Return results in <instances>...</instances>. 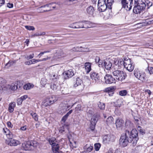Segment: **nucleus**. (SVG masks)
<instances>
[{"label":"nucleus","instance_id":"f257e3e1","mask_svg":"<svg viewBox=\"0 0 153 153\" xmlns=\"http://www.w3.org/2000/svg\"><path fill=\"white\" fill-rule=\"evenodd\" d=\"M129 131L126 130L125 134H122L119 140V144L122 147L126 146L128 143H131L129 141V139L128 137Z\"/></svg>","mask_w":153,"mask_h":153},{"label":"nucleus","instance_id":"f03ea898","mask_svg":"<svg viewBox=\"0 0 153 153\" xmlns=\"http://www.w3.org/2000/svg\"><path fill=\"white\" fill-rule=\"evenodd\" d=\"M128 137L129 139V141L132 142L133 141V144L135 145L139 139L138 137V131L136 129H133L130 132L129 131Z\"/></svg>","mask_w":153,"mask_h":153},{"label":"nucleus","instance_id":"7ed1b4c3","mask_svg":"<svg viewBox=\"0 0 153 153\" xmlns=\"http://www.w3.org/2000/svg\"><path fill=\"white\" fill-rule=\"evenodd\" d=\"M145 8L146 5L144 3V1H141L134 6L133 12L137 14H140L145 10Z\"/></svg>","mask_w":153,"mask_h":153},{"label":"nucleus","instance_id":"20e7f679","mask_svg":"<svg viewBox=\"0 0 153 153\" xmlns=\"http://www.w3.org/2000/svg\"><path fill=\"white\" fill-rule=\"evenodd\" d=\"M112 74L114 76V78L120 81L124 80L126 76V74L123 71L119 70L114 71L112 72Z\"/></svg>","mask_w":153,"mask_h":153},{"label":"nucleus","instance_id":"39448f33","mask_svg":"<svg viewBox=\"0 0 153 153\" xmlns=\"http://www.w3.org/2000/svg\"><path fill=\"white\" fill-rule=\"evenodd\" d=\"M37 143L35 141H29L25 142L22 144V147L25 150H33L37 146Z\"/></svg>","mask_w":153,"mask_h":153},{"label":"nucleus","instance_id":"423d86ee","mask_svg":"<svg viewBox=\"0 0 153 153\" xmlns=\"http://www.w3.org/2000/svg\"><path fill=\"white\" fill-rule=\"evenodd\" d=\"M135 76L139 79L142 82H145L146 79V74L144 72L140 73L137 69H135L134 71Z\"/></svg>","mask_w":153,"mask_h":153},{"label":"nucleus","instance_id":"0eeeda50","mask_svg":"<svg viewBox=\"0 0 153 153\" xmlns=\"http://www.w3.org/2000/svg\"><path fill=\"white\" fill-rule=\"evenodd\" d=\"M57 100V98L54 95L50 96L47 97L44 102L45 105H50L53 104Z\"/></svg>","mask_w":153,"mask_h":153},{"label":"nucleus","instance_id":"6e6552de","mask_svg":"<svg viewBox=\"0 0 153 153\" xmlns=\"http://www.w3.org/2000/svg\"><path fill=\"white\" fill-rule=\"evenodd\" d=\"M6 143L11 146H16L20 144L19 141L13 139L12 137L8 138L6 140Z\"/></svg>","mask_w":153,"mask_h":153},{"label":"nucleus","instance_id":"1a4fd4ad","mask_svg":"<svg viewBox=\"0 0 153 153\" xmlns=\"http://www.w3.org/2000/svg\"><path fill=\"white\" fill-rule=\"evenodd\" d=\"M100 72L98 74L94 71H92L91 72L90 74L91 78L93 80H94L96 81H98L101 79V77H102Z\"/></svg>","mask_w":153,"mask_h":153},{"label":"nucleus","instance_id":"9d476101","mask_svg":"<svg viewBox=\"0 0 153 153\" xmlns=\"http://www.w3.org/2000/svg\"><path fill=\"white\" fill-rule=\"evenodd\" d=\"M38 10L40 12L48 11L51 10V4H46L38 8Z\"/></svg>","mask_w":153,"mask_h":153},{"label":"nucleus","instance_id":"9b49d317","mask_svg":"<svg viewBox=\"0 0 153 153\" xmlns=\"http://www.w3.org/2000/svg\"><path fill=\"white\" fill-rule=\"evenodd\" d=\"M98 120V117L97 115H94L91 119L90 128L92 131L95 128L96 123Z\"/></svg>","mask_w":153,"mask_h":153},{"label":"nucleus","instance_id":"f8f14e48","mask_svg":"<svg viewBox=\"0 0 153 153\" xmlns=\"http://www.w3.org/2000/svg\"><path fill=\"white\" fill-rule=\"evenodd\" d=\"M103 142L105 143H109L114 140V137L111 134H107L104 136L103 138Z\"/></svg>","mask_w":153,"mask_h":153},{"label":"nucleus","instance_id":"ddd939ff","mask_svg":"<svg viewBox=\"0 0 153 153\" xmlns=\"http://www.w3.org/2000/svg\"><path fill=\"white\" fill-rule=\"evenodd\" d=\"M104 79L105 82L107 84L112 83L115 81L114 78L110 74H106L104 76Z\"/></svg>","mask_w":153,"mask_h":153},{"label":"nucleus","instance_id":"4468645a","mask_svg":"<svg viewBox=\"0 0 153 153\" xmlns=\"http://www.w3.org/2000/svg\"><path fill=\"white\" fill-rule=\"evenodd\" d=\"M50 144L52 146V149L55 150L56 147L59 146V145L56 143V139L54 137H52L49 140Z\"/></svg>","mask_w":153,"mask_h":153},{"label":"nucleus","instance_id":"2eb2a0df","mask_svg":"<svg viewBox=\"0 0 153 153\" xmlns=\"http://www.w3.org/2000/svg\"><path fill=\"white\" fill-rule=\"evenodd\" d=\"M95 9L92 6H90L86 9V14L89 17L92 16L94 14Z\"/></svg>","mask_w":153,"mask_h":153},{"label":"nucleus","instance_id":"dca6fc26","mask_svg":"<svg viewBox=\"0 0 153 153\" xmlns=\"http://www.w3.org/2000/svg\"><path fill=\"white\" fill-rule=\"evenodd\" d=\"M82 83V80L79 77L76 76L74 77L73 80L74 86L76 87L80 85Z\"/></svg>","mask_w":153,"mask_h":153},{"label":"nucleus","instance_id":"f3484780","mask_svg":"<svg viewBox=\"0 0 153 153\" xmlns=\"http://www.w3.org/2000/svg\"><path fill=\"white\" fill-rule=\"evenodd\" d=\"M3 132L4 135H6L8 138L13 137V135L10 130L7 128H4L2 130Z\"/></svg>","mask_w":153,"mask_h":153},{"label":"nucleus","instance_id":"a211bd4d","mask_svg":"<svg viewBox=\"0 0 153 153\" xmlns=\"http://www.w3.org/2000/svg\"><path fill=\"white\" fill-rule=\"evenodd\" d=\"M129 4H128V10H130L133 6H134L140 2H138V0H128Z\"/></svg>","mask_w":153,"mask_h":153},{"label":"nucleus","instance_id":"6ab92c4d","mask_svg":"<svg viewBox=\"0 0 153 153\" xmlns=\"http://www.w3.org/2000/svg\"><path fill=\"white\" fill-rule=\"evenodd\" d=\"M65 78H69L71 77L74 75V72L72 69H70L65 72Z\"/></svg>","mask_w":153,"mask_h":153},{"label":"nucleus","instance_id":"aec40b11","mask_svg":"<svg viewBox=\"0 0 153 153\" xmlns=\"http://www.w3.org/2000/svg\"><path fill=\"white\" fill-rule=\"evenodd\" d=\"M91 64L89 62H86L84 64V68L87 74H88L91 70Z\"/></svg>","mask_w":153,"mask_h":153},{"label":"nucleus","instance_id":"412c9836","mask_svg":"<svg viewBox=\"0 0 153 153\" xmlns=\"http://www.w3.org/2000/svg\"><path fill=\"white\" fill-rule=\"evenodd\" d=\"M104 64L105 68L107 70H110L112 66V62L107 60L104 61Z\"/></svg>","mask_w":153,"mask_h":153},{"label":"nucleus","instance_id":"4be33fe9","mask_svg":"<svg viewBox=\"0 0 153 153\" xmlns=\"http://www.w3.org/2000/svg\"><path fill=\"white\" fill-rule=\"evenodd\" d=\"M69 126L67 124H64L60 128L59 132L60 133L66 132L67 130H68Z\"/></svg>","mask_w":153,"mask_h":153},{"label":"nucleus","instance_id":"5701e85b","mask_svg":"<svg viewBox=\"0 0 153 153\" xmlns=\"http://www.w3.org/2000/svg\"><path fill=\"white\" fill-rule=\"evenodd\" d=\"M121 3L122 7L128 9V4H129L128 0H119Z\"/></svg>","mask_w":153,"mask_h":153},{"label":"nucleus","instance_id":"b1692460","mask_svg":"<svg viewBox=\"0 0 153 153\" xmlns=\"http://www.w3.org/2000/svg\"><path fill=\"white\" fill-rule=\"evenodd\" d=\"M114 89L113 87H109L105 89V91L108 92L110 96H113L114 91Z\"/></svg>","mask_w":153,"mask_h":153},{"label":"nucleus","instance_id":"393cba45","mask_svg":"<svg viewBox=\"0 0 153 153\" xmlns=\"http://www.w3.org/2000/svg\"><path fill=\"white\" fill-rule=\"evenodd\" d=\"M124 121L121 119H117L116 121L115 124L117 127H120L122 126Z\"/></svg>","mask_w":153,"mask_h":153},{"label":"nucleus","instance_id":"a878e982","mask_svg":"<svg viewBox=\"0 0 153 153\" xmlns=\"http://www.w3.org/2000/svg\"><path fill=\"white\" fill-rule=\"evenodd\" d=\"M122 101L121 99H118L116 102H114V105L117 107H120L122 105Z\"/></svg>","mask_w":153,"mask_h":153},{"label":"nucleus","instance_id":"bb28decb","mask_svg":"<svg viewBox=\"0 0 153 153\" xmlns=\"http://www.w3.org/2000/svg\"><path fill=\"white\" fill-rule=\"evenodd\" d=\"M99 11L101 12L104 11L106 10L107 8H108V6L107 4H104L98 6Z\"/></svg>","mask_w":153,"mask_h":153},{"label":"nucleus","instance_id":"cd10ccee","mask_svg":"<svg viewBox=\"0 0 153 153\" xmlns=\"http://www.w3.org/2000/svg\"><path fill=\"white\" fill-rule=\"evenodd\" d=\"M124 67H125L127 65L132 63L131 62V60L128 58H124Z\"/></svg>","mask_w":153,"mask_h":153},{"label":"nucleus","instance_id":"c85d7f7f","mask_svg":"<svg viewBox=\"0 0 153 153\" xmlns=\"http://www.w3.org/2000/svg\"><path fill=\"white\" fill-rule=\"evenodd\" d=\"M34 85L33 84L30 83L25 84L23 86L24 89L25 90H28L32 88L33 87Z\"/></svg>","mask_w":153,"mask_h":153},{"label":"nucleus","instance_id":"c756f323","mask_svg":"<svg viewBox=\"0 0 153 153\" xmlns=\"http://www.w3.org/2000/svg\"><path fill=\"white\" fill-rule=\"evenodd\" d=\"M82 28H87L89 27L88 26L89 22L88 21H84L81 22Z\"/></svg>","mask_w":153,"mask_h":153},{"label":"nucleus","instance_id":"7c9ffc66","mask_svg":"<svg viewBox=\"0 0 153 153\" xmlns=\"http://www.w3.org/2000/svg\"><path fill=\"white\" fill-rule=\"evenodd\" d=\"M144 3L146 5V7H147V9H149L152 5V2L149 0L145 1Z\"/></svg>","mask_w":153,"mask_h":153},{"label":"nucleus","instance_id":"2f4dec72","mask_svg":"<svg viewBox=\"0 0 153 153\" xmlns=\"http://www.w3.org/2000/svg\"><path fill=\"white\" fill-rule=\"evenodd\" d=\"M45 35V32H37L36 33L32 35H31V37H33L35 36H43Z\"/></svg>","mask_w":153,"mask_h":153},{"label":"nucleus","instance_id":"473e14b6","mask_svg":"<svg viewBox=\"0 0 153 153\" xmlns=\"http://www.w3.org/2000/svg\"><path fill=\"white\" fill-rule=\"evenodd\" d=\"M132 64V63L124 67L126 68V69L129 71H132L134 70V65H133Z\"/></svg>","mask_w":153,"mask_h":153},{"label":"nucleus","instance_id":"72a5a7b5","mask_svg":"<svg viewBox=\"0 0 153 153\" xmlns=\"http://www.w3.org/2000/svg\"><path fill=\"white\" fill-rule=\"evenodd\" d=\"M114 119L111 116L109 117L107 119L106 122L108 125H110L113 123Z\"/></svg>","mask_w":153,"mask_h":153},{"label":"nucleus","instance_id":"f704fd0d","mask_svg":"<svg viewBox=\"0 0 153 153\" xmlns=\"http://www.w3.org/2000/svg\"><path fill=\"white\" fill-rule=\"evenodd\" d=\"M99 108L101 110H104L105 109V104L103 102H99L98 103Z\"/></svg>","mask_w":153,"mask_h":153},{"label":"nucleus","instance_id":"c9c22d12","mask_svg":"<svg viewBox=\"0 0 153 153\" xmlns=\"http://www.w3.org/2000/svg\"><path fill=\"white\" fill-rule=\"evenodd\" d=\"M93 146H89V145L86 144L84 147V149H86V151L88 153L91 152L93 149Z\"/></svg>","mask_w":153,"mask_h":153},{"label":"nucleus","instance_id":"e433bc0d","mask_svg":"<svg viewBox=\"0 0 153 153\" xmlns=\"http://www.w3.org/2000/svg\"><path fill=\"white\" fill-rule=\"evenodd\" d=\"M107 4L108 6V9L111 10L112 9L111 6L114 2V0H107Z\"/></svg>","mask_w":153,"mask_h":153},{"label":"nucleus","instance_id":"4c0bfd02","mask_svg":"<svg viewBox=\"0 0 153 153\" xmlns=\"http://www.w3.org/2000/svg\"><path fill=\"white\" fill-rule=\"evenodd\" d=\"M10 88L12 90H16L17 89H18V83H12L11 85Z\"/></svg>","mask_w":153,"mask_h":153},{"label":"nucleus","instance_id":"58836bf2","mask_svg":"<svg viewBox=\"0 0 153 153\" xmlns=\"http://www.w3.org/2000/svg\"><path fill=\"white\" fill-rule=\"evenodd\" d=\"M125 125L126 127L128 128H131L133 126V124L131 123V121L128 120H126Z\"/></svg>","mask_w":153,"mask_h":153},{"label":"nucleus","instance_id":"ea45409f","mask_svg":"<svg viewBox=\"0 0 153 153\" xmlns=\"http://www.w3.org/2000/svg\"><path fill=\"white\" fill-rule=\"evenodd\" d=\"M30 115H31L33 118L36 121H38V116L36 113H30Z\"/></svg>","mask_w":153,"mask_h":153},{"label":"nucleus","instance_id":"a19ab883","mask_svg":"<svg viewBox=\"0 0 153 153\" xmlns=\"http://www.w3.org/2000/svg\"><path fill=\"white\" fill-rule=\"evenodd\" d=\"M127 93L128 92L126 90H123L119 92V94L121 96H126Z\"/></svg>","mask_w":153,"mask_h":153},{"label":"nucleus","instance_id":"79ce46f5","mask_svg":"<svg viewBox=\"0 0 153 153\" xmlns=\"http://www.w3.org/2000/svg\"><path fill=\"white\" fill-rule=\"evenodd\" d=\"M16 62V61L15 60H10L6 64L5 67L8 66L9 67L11 65H13Z\"/></svg>","mask_w":153,"mask_h":153},{"label":"nucleus","instance_id":"37998d69","mask_svg":"<svg viewBox=\"0 0 153 153\" xmlns=\"http://www.w3.org/2000/svg\"><path fill=\"white\" fill-rule=\"evenodd\" d=\"M70 52V50H68L61 51L60 53H61V56H64L66 55L67 54H66V53H68Z\"/></svg>","mask_w":153,"mask_h":153},{"label":"nucleus","instance_id":"c03bdc74","mask_svg":"<svg viewBox=\"0 0 153 153\" xmlns=\"http://www.w3.org/2000/svg\"><path fill=\"white\" fill-rule=\"evenodd\" d=\"M75 26H76L75 28L76 29L82 28L81 22H75Z\"/></svg>","mask_w":153,"mask_h":153},{"label":"nucleus","instance_id":"a18cd8bd","mask_svg":"<svg viewBox=\"0 0 153 153\" xmlns=\"http://www.w3.org/2000/svg\"><path fill=\"white\" fill-rule=\"evenodd\" d=\"M106 0H99L98 6L104 5V4H106L105 2Z\"/></svg>","mask_w":153,"mask_h":153},{"label":"nucleus","instance_id":"49530a36","mask_svg":"<svg viewBox=\"0 0 153 153\" xmlns=\"http://www.w3.org/2000/svg\"><path fill=\"white\" fill-rule=\"evenodd\" d=\"M81 106L80 104L77 105L75 109V113H78L79 111H81Z\"/></svg>","mask_w":153,"mask_h":153},{"label":"nucleus","instance_id":"de8ad7c7","mask_svg":"<svg viewBox=\"0 0 153 153\" xmlns=\"http://www.w3.org/2000/svg\"><path fill=\"white\" fill-rule=\"evenodd\" d=\"M90 51L89 49L87 48H83L80 47V51L81 52H89Z\"/></svg>","mask_w":153,"mask_h":153},{"label":"nucleus","instance_id":"09e8293b","mask_svg":"<svg viewBox=\"0 0 153 153\" xmlns=\"http://www.w3.org/2000/svg\"><path fill=\"white\" fill-rule=\"evenodd\" d=\"M59 146L56 147V149L55 150H54L53 149H52L53 152L52 153H63V152L60 151H59Z\"/></svg>","mask_w":153,"mask_h":153},{"label":"nucleus","instance_id":"8fccbe9b","mask_svg":"<svg viewBox=\"0 0 153 153\" xmlns=\"http://www.w3.org/2000/svg\"><path fill=\"white\" fill-rule=\"evenodd\" d=\"M119 61V63L118 66V68H120L122 66H124V60H123V59H120Z\"/></svg>","mask_w":153,"mask_h":153},{"label":"nucleus","instance_id":"3c124183","mask_svg":"<svg viewBox=\"0 0 153 153\" xmlns=\"http://www.w3.org/2000/svg\"><path fill=\"white\" fill-rule=\"evenodd\" d=\"M100 146L101 145L100 143H96L94 144V149L96 151H98Z\"/></svg>","mask_w":153,"mask_h":153},{"label":"nucleus","instance_id":"603ef678","mask_svg":"<svg viewBox=\"0 0 153 153\" xmlns=\"http://www.w3.org/2000/svg\"><path fill=\"white\" fill-rule=\"evenodd\" d=\"M80 47H76L73 48L71 50H70V51H80Z\"/></svg>","mask_w":153,"mask_h":153},{"label":"nucleus","instance_id":"864d4df0","mask_svg":"<svg viewBox=\"0 0 153 153\" xmlns=\"http://www.w3.org/2000/svg\"><path fill=\"white\" fill-rule=\"evenodd\" d=\"M147 68L149 73L150 74H153V67H148Z\"/></svg>","mask_w":153,"mask_h":153},{"label":"nucleus","instance_id":"5fc2aeb1","mask_svg":"<svg viewBox=\"0 0 153 153\" xmlns=\"http://www.w3.org/2000/svg\"><path fill=\"white\" fill-rule=\"evenodd\" d=\"M34 56V54L33 53L32 54H30L29 56H26L25 57V58L27 60H29L30 59L33 58Z\"/></svg>","mask_w":153,"mask_h":153},{"label":"nucleus","instance_id":"6e6d98bb","mask_svg":"<svg viewBox=\"0 0 153 153\" xmlns=\"http://www.w3.org/2000/svg\"><path fill=\"white\" fill-rule=\"evenodd\" d=\"M57 86L55 84H51V88L53 90H56L57 89Z\"/></svg>","mask_w":153,"mask_h":153},{"label":"nucleus","instance_id":"4d7b16f0","mask_svg":"<svg viewBox=\"0 0 153 153\" xmlns=\"http://www.w3.org/2000/svg\"><path fill=\"white\" fill-rule=\"evenodd\" d=\"M25 28L29 30H35V28L32 26H25Z\"/></svg>","mask_w":153,"mask_h":153},{"label":"nucleus","instance_id":"13d9d810","mask_svg":"<svg viewBox=\"0 0 153 153\" xmlns=\"http://www.w3.org/2000/svg\"><path fill=\"white\" fill-rule=\"evenodd\" d=\"M59 78V76L57 74H54L53 76L52 79L55 81H57V79Z\"/></svg>","mask_w":153,"mask_h":153},{"label":"nucleus","instance_id":"bf43d9fd","mask_svg":"<svg viewBox=\"0 0 153 153\" xmlns=\"http://www.w3.org/2000/svg\"><path fill=\"white\" fill-rule=\"evenodd\" d=\"M47 83V81L46 79L45 78H42L41 79V83L43 85H45Z\"/></svg>","mask_w":153,"mask_h":153},{"label":"nucleus","instance_id":"052dcab7","mask_svg":"<svg viewBox=\"0 0 153 153\" xmlns=\"http://www.w3.org/2000/svg\"><path fill=\"white\" fill-rule=\"evenodd\" d=\"M137 130L138 131H140V132L141 134H144L145 133V132L142 129L141 127L140 126H138V127L137 128Z\"/></svg>","mask_w":153,"mask_h":153},{"label":"nucleus","instance_id":"680f3d73","mask_svg":"<svg viewBox=\"0 0 153 153\" xmlns=\"http://www.w3.org/2000/svg\"><path fill=\"white\" fill-rule=\"evenodd\" d=\"M68 116L66 115L65 114L64 116L62 119L61 121L63 122V123H64L65 121L67 119Z\"/></svg>","mask_w":153,"mask_h":153},{"label":"nucleus","instance_id":"e2e57ef3","mask_svg":"<svg viewBox=\"0 0 153 153\" xmlns=\"http://www.w3.org/2000/svg\"><path fill=\"white\" fill-rule=\"evenodd\" d=\"M32 60H31L29 61L25 62V64L26 65H29L30 64H32Z\"/></svg>","mask_w":153,"mask_h":153},{"label":"nucleus","instance_id":"0e129e2a","mask_svg":"<svg viewBox=\"0 0 153 153\" xmlns=\"http://www.w3.org/2000/svg\"><path fill=\"white\" fill-rule=\"evenodd\" d=\"M68 27L71 28H75L76 26L75 25V22L70 24Z\"/></svg>","mask_w":153,"mask_h":153},{"label":"nucleus","instance_id":"69168bd1","mask_svg":"<svg viewBox=\"0 0 153 153\" xmlns=\"http://www.w3.org/2000/svg\"><path fill=\"white\" fill-rule=\"evenodd\" d=\"M105 60H103V61H102V60H101L100 59V61L99 62H98V64L99 65H101L102 66H103L104 65V62Z\"/></svg>","mask_w":153,"mask_h":153},{"label":"nucleus","instance_id":"338daca9","mask_svg":"<svg viewBox=\"0 0 153 153\" xmlns=\"http://www.w3.org/2000/svg\"><path fill=\"white\" fill-rule=\"evenodd\" d=\"M22 100L21 98H19L17 99V103L19 105H20L22 104Z\"/></svg>","mask_w":153,"mask_h":153},{"label":"nucleus","instance_id":"774afa93","mask_svg":"<svg viewBox=\"0 0 153 153\" xmlns=\"http://www.w3.org/2000/svg\"><path fill=\"white\" fill-rule=\"evenodd\" d=\"M14 110V108L12 107H11L9 105V111L10 112H12Z\"/></svg>","mask_w":153,"mask_h":153}]
</instances>
